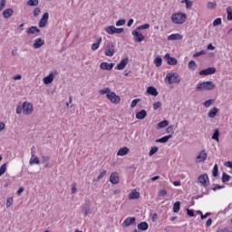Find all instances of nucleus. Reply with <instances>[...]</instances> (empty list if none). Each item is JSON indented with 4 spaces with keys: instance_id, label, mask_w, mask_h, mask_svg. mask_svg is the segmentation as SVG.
I'll list each match as a JSON object with an SVG mask.
<instances>
[{
    "instance_id": "obj_1",
    "label": "nucleus",
    "mask_w": 232,
    "mask_h": 232,
    "mask_svg": "<svg viewBox=\"0 0 232 232\" xmlns=\"http://www.w3.org/2000/svg\"><path fill=\"white\" fill-rule=\"evenodd\" d=\"M211 90H215V83L210 81L199 82L196 87L197 92H211Z\"/></svg>"
},
{
    "instance_id": "obj_2",
    "label": "nucleus",
    "mask_w": 232,
    "mask_h": 232,
    "mask_svg": "<svg viewBox=\"0 0 232 232\" xmlns=\"http://www.w3.org/2000/svg\"><path fill=\"white\" fill-rule=\"evenodd\" d=\"M186 19H188V16L184 13H176L171 16V21L174 24H184Z\"/></svg>"
},
{
    "instance_id": "obj_3",
    "label": "nucleus",
    "mask_w": 232,
    "mask_h": 232,
    "mask_svg": "<svg viewBox=\"0 0 232 232\" xmlns=\"http://www.w3.org/2000/svg\"><path fill=\"white\" fill-rule=\"evenodd\" d=\"M165 81H168L169 84H174V82H180V76L177 72H169L165 78Z\"/></svg>"
},
{
    "instance_id": "obj_4",
    "label": "nucleus",
    "mask_w": 232,
    "mask_h": 232,
    "mask_svg": "<svg viewBox=\"0 0 232 232\" xmlns=\"http://www.w3.org/2000/svg\"><path fill=\"white\" fill-rule=\"evenodd\" d=\"M105 32L109 34V35H113V34H122L124 32V28H117L111 25L105 28Z\"/></svg>"
},
{
    "instance_id": "obj_5",
    "label": "nucleus",
    "mask_w": 232,
    "mask_h": 232,
    "mask_svg": "<svg viewBox=\"0 0 232 232\" xmlns=\"http://www.w3.org/2000/svg\"><path fill=\"white\" fill-rule=\"evenodd\" d=\"M34 111V105L28 102L23 103V113L24 115H30Z\"/></svg>"
},
{
    "instance_id": "obj_6",
    "label": "nucleus",
    "mask_w": 232,
    "mask_h": 232,
    "mask_svg": "<svg viewBox=\"0 0 232 232\" xmlns=\"http://www.w3.org/2000/svg\"><path fill=\"white\" fill-rule=\"evenodd\" d=\"M198 181L204 188H208V186H209V177H208V174L199 175L198 178Z\"/></svg>"
},
{
    "instance_id": "obj_7",
    "label": "nucleus",
    "mask_w": 232,
    "mask_h": 232,
    "mask_svg": "<svg viewBox=\"0 0 232 232\" xmlns=\"http://www.w3.org/2000/svg\"><path fill=\"white\" fill-rule=\"evenodd\" d=\"M114 53H115V45L113 44V43L110 42L106 45L105 55L107 57H113Z\"/></svg>"
},
{
    "instance_id": "obj_8",
    "label": "nucleus",
    "mask_w": 232,
    "mask_h": 232,
    "mask_svg": "<svg viewBox=\"0 0 232 232\" xmlns=\"http://www.w3.org/2000/svg\"><path fill=\"white\" fill-rule=\"evenodd\" d=\"M164 60L169 66H177V64H179V61L177 60V58L171 57L169 53L165 54Z\"/></svg>"
},
{
    "instance_id": "obj_9",
    "label": "nucleus",
    "mask_w": 232,
    "mask_h": 232,
    "mask_svg": "<svg viewBox=\"0 0 232 232\" xmlns=\"http://www.w3.org/2000/svg\"><path fill=\"white\" fill-rule=\"evenodd\" d=\"M107 99L112 102V104H119L121 102V96L117 95L114 92L107 94Z\"/></svg>"
},
{
    "instance_id": "obj_10",
    "label": "nucleus",
    "mask_w": 232,
    "mask_h": 232,
    "mask_svg": "<svg viewBox=\"0 0 232 232\" xmlns=\"http://www.w3.org/2000/svg\"><path fill=\"white\" fill-rule=\"evenodd\" d=\"M50 18L49 13H44L38 24L39 28H44L48 24V19Z\"/></svg>"
},
{
    "instance_id": "obj_11",
    "label": "nucleus",
    "mask_w": 232,
    "mask_h": 232,
    "mask_svg": "<svg viewBox=\"0 0 232 232\" xmlns=\"http://www.w3.org/2000/svg\"><path fill=\"white\" fill-rule=\"evenodd\" d=\"M132 35L134 37L135 43H142L144 41L145 37L141 33H139V30L132 31Z\"/></svg>"
},
{
    "instance_id": "obj_12",
    "label": "nucleus",
    "mask_w": 232,
    "mask_h": 232,
    "mask_svg": "<svg viewBox=\"0 0 232 232\" xmlns=\"http://www.w3.org/2000/svg\"><path fill=\"white\" fill-rule=\"evenodd\" d=\"M214 73H217V68L215 67H208L199 72V75H213Z\"/></svg>"
},
{
    "instance_id": "obj_13",
    "label": "nucleus",
    "mask_w": 232,
    "mask_h": 232,
    "mask_svg": "<svg viewBox=\"0 0 232 232\" xmlns=\"http://www.w3.org/2000/svg\"><path fill=\"white\" fill-rule=\"evenodd\" d=\"M128 63H130L129 58H125V59L121 60L115 67V70H124V68H126V66H128Z\"/></svg>"
},
{
    "instance_id": "obj_14",
    "label": "nucleus",
    "mask_w": 232,
    "mask_h": 232,
    "mask_svg": "<svg viewBox=\"0 0 232 232\" xmlns=\"http://www.w3.org/2000/svg\"><path fill=\"white\" fill-rule=\"evenodd\" d=\"M113 66H115V63H108L106 62H103L100 64L101 70H107V72H111V70H113Z\"/></svg>"
},
{
    "instance_id": "obj_15",
    "label": "nucleus",
    "mask_w": 232,
    "mask_h": 232,
    "mask_svg": "<svg viewBox=\"0 0 232 232\" xmlns=\"http://www.w3.org/2000/svg\"><path fill=\"white\" fill-rule=\"evenodd\" d=\"M137 218H127L123 223H122V227H130V226H131V224H135Z\"/></svg>"
},
{
    "instance_id": "obj_16",
    "label": "nucleus",
    "mask_w": 232,
    "mask_h": 232,
    "mask_svg": "<svg viewBox=\"0 0 232 232\" xmlns=\"http://www.w3.org/2000/svg\"><path fill=\"white\" fill-rule=\"evenodd\" d=\"M208 159V153H206V150H201L199 154L197 156L198 162H204Z\"/></svg>"
},
{
    "instance_id": "obj_17",
    "label": "nucleus",
    "mask_w": 232,
    "mask_h": 232,
    "mask_svg": "<svg viewBox=\"0 0 232 232\" xmlns=\"http://www.w3.org/2000/svg\"><path fill=\"white\" fill-rule=\"evenodd\" d=\"M146 92L148 95H152L153 97H157V95H159V91H157V88L153 86H149Z\"/></svg>"
},
{
    "instance_id": "obj_18",
    "label": "nucleus",
    "mask_w": 232,
    "mask_h": 232,
    "mask_svg": "<svg viewBox=\"0 0 232 232\" xmlns=\"http://www.w3.org/2000/svg\"><path fill=\"white\" fill-rule=\"evenodd\" d=\"M119 174L117 172H112L110 176V182L111 184H119Z\"/></svg>"
},
{
    "instance_id": "obj_19",
    "label": "nucleus",
    "mask_w": 232,
    "mask_h": 232,
    "mask_svg": "<svg viewBox=\"0 0 232 232\" xmlns=\"http://www.w3.org/2000/svg\"><path fill=\"white\" fill-rule=\"evenodd\" d=\"M147 115L148 111H146V110H141L136 113V119H138L139 121H144Z\"/></svg>"
},
{
    "instance_id": "obj_20",
    "label": "nucleus",
    "mask_w": 232,
    "mask_h": 232,
    "mask_svg": "<svg viewBox=\"0 0 232 232\" xmlns=\"http://www.w3.org/2000/svg\"><path fill=\"white\" fill-rule=\"evenodd\" d=\"M13 14H14V9H12V8H7V9L4 10V12L2 14L4 19H8V18L12 17Z\"/></svg>"
},
{
    "instance_id": "obj_21",
    "label": "nucleus",
    "mask_w": 232,
    "mask_h": 232,
    "mask_svg": "<svg viewBox=\"0 0 232 232\" xmlns=\"http://www.w3.org/2000/svg\"><path fill=\"white\" fill-rule=\"evenodd\" d=\"M44 40L42 38H38L34 41L33 47L35 48V50H38V48H41V46H44Z\"/></svg>"
},
{
    "instance_id": "obj_22",
    "label": "nucleus",
    "mask_w": 232,
    "mask_h": 232,
    "mask_svg": "<svg viewBox=\"0 0 232 232\" xmlns=\"http://www.w3.org/2000/svg\"><path fill=\"white\" fill-rule=\"evenodd\" d=\"M130 153V149L128 147H123L120 149L117 152L118 157H124V155H128Z\"/></svg>"
},
{
    "instance_id": "obj_23",
    "label": "nucleus",
    "mask_w": 232,
    "mask_h": 232,
    "mask_svg": "<svg viewBox=\"0 0 232 232\" xmlns=\"http://www.w3.org/2000/svg\"><path fill=\"white\" fill-rule=\"evenodd\" d=\"M41 30L37 26H31L27 29L28 35H34L35 34H39Z\"/></svg>"
},
{
    "instance_id": "obj_24",
    "label": "nucleus",
    "mask_w": 232,
    "mask_h": 232,
    "mask_svg": "<svg viewBox=\"0 0 232 232\" xmlns=\"http://www.w3.org/2000/svg\"><path fill=\"white\" fill-rule=\"evenodd\" d=\"M149 227H150V225L146 221H143L138 224V229H140V231H148Z\"/></svg>"
},
{
    "instance_id": "obj_25",
    "label": "nucleus",
    "mask_w": 232,
    "mask_h": 232,
    "mask_svg": "<svg viewBox=\"0 0 232 232\" xmlns=\"http://www.w3.org/2000/svg\"><path fill=\"white\" fill-rule=\"evenodd\" d=\"M182 40V35L179 34H173L168 36V41H180Z\"/></svg>"
},
{
    "instance_id": "obj_26",
    "label": "nucleus",
    "mask_w": 232,
    "mask_h": 232,
    "mask_svg": "<svg viewBox=\"0 0 232 232\" xmlns=\"http://www.w3.org/2000/svg\"><path fill=\"white\" fill-rule=\"evenodd\" d=\"M217 113H218V108L213 107L208 113V117L210 119H215L217 117Z\"/></svg>"
},
{
    "instance_id": "obj_27",
    "label": "nucleus",
    "mask_w": 232,
    "mask_h": 232,
    "mask_svg": "<svg viewBox=\"0 0 232 232\" xmlns=\"http://www.w3.org/2000/svg\"><path fill=\"white\" fill-rule=\"evenodd\" d=\"M140 197V193H139L137 190H132L129 195L130 200H137Z\"/></svg>"
},
{
    "instance_id": "obj_28",
    "label": "nucleus",
    "mask_w": 232,
    "mask_h": 232,
    "mask_svg": "<svg viewBox=\"0 0 232 232\" xmlns=\"http://www.w3.org/2000/svg\"><path fill=\"white\" fill-rule=\"evenodd\" d=\"M172 137H173V135L169 134V135H167L160 139L156 140V142H160V144H166V142H168V140H169V139H171Z\"/></svg>"
},
{
    "instance_id": "obj_29",
    "label": "nucleus",
    "mask_w": 232,
    "mask_h": 232,
    "mask_svg": "<svg viewBox=\"0 0 232 232\" xmlns=\"http://www.w3.org/2000/svg\"><path fill=\"white\" fill-rule=\"evenodd\" d=\"M101 43H102V37H99L97 40H96V43L95 44H92V50L93 52H95V50H99V46H101Z\"/></svg>"
},
{
    "instance_id": "obj_30",
    "label": "nucleus",
    "mask_w": 232,
    "mask_h": 232,
    "mask_svg": "<svg viewBox=\"0 0 232 232\" xmlns=\"http://www.w3.org/2000/svg\"><path fill=\"white\" fill-rule=\"evenodd\" d=\"M53 82V73H50L44 78V84H52Z\"/></svg>"
},
{
    "instance_id": "obj_31",
    "label": "nucleus",
    "mask_w": 232,
    "mask_h": 232,
    "mask_svg": "<svg viewBox=\"0 0 232 232\" xmlns=\"http://www.w3.org/2000/svg\"><path fill=\"white\" fill-rule=\"evenodd\" d=\"M219 137H220V130H218V129H215L214 133L212 135V140H217V142H218Z\"/></svg>"
},
{
    "instance_id": "obj_32",
    "label": "nucleus",
    "mask_w": 232,
    "mask_h": 232,
    "mask_svg": "<svg viewBox=\"0 0 232 232\" xmlns=\"http://www.w3.org/2000/svg\"><path fill=\"white\" fill-rule=\"evenodd\" d=\"M188 70H192V72H195L197 70V63H195L194 60H191L188 64Z\"/></svg>"
},
{
    "instance_id": "obj_33",
    "label": "nucleus",
    "mask_w": 232,
    "mask_h": 232,
    "mask_svg": "<svg viewBox=\"0 0 232 232\" xmlns=\"http://www.w3.org/2000/svg\"><path fill=\"white\" fill-rule=\"evenodd\" d=\"M180 211V201H176L173 204V213H179Z\"/></svg>"
},
{
    "instance_id": "obj_34",
    "label": "nucleus",
    "mask_w": 232,
    "mask_h": 232,
    "mask_svg": "<svg viewBox=\"0 0 232 232\" xmlns=\"http://www.w3.org/2000/svg\"><path fill=\"white\" fill-rule=\"evenodd\" d=\"M82 213L84 215V217H88V213H90V206H88V204L83 205Z\"/></svg>"
},
{
    "instance_id": "obj_35",
    "label": "nucleus",
    "mask_w": 232,
    "mask_h": 232,
    "mask_svg": "<svg viewBox=\"0 0 232 232\" xmlns=\"http://www.w3.org/2000/svg\"><path fill=\"white\" fill-rule=\"evenodd\" d=\"M100 95H110L111 93V90L109 87L99 91Z\"/></svg>"
},
{
    "instance_id": "obj_36",
    "label": "nucleus",
    "mask_w": 232,
    "mask_h": 232,
    "mask_svg": "<svg viewBox=\"0 0 232 232\" xmlns=\"http://www.w3.org/2000/svg\"><path fill=\"white\" fill-rule=\"evenodd\" d=\"M154 64L157 68L162 66V58L160 56H157L154 60Z\"/></svg>"
},
{
    "instance_id": "obj_37",
    "label": "nucleus",
    "mask_w": 232,
    "mask_h": 232,
    "mask_svg": "<svg viewBox=\"0 0 232 232\" xmlns=\"http://www.w3.org/2000/svg\"><path fill=\"white\" fill-rule=\"evenodd\" d=\"M222 182H229L231 180V176L229 174L224 172L221 178Z\"/></svg>"
},
{
    "instance_id": "obj_38",
    "label": "nucleus",
    "mask_w": 232,
    "mask_h": 232,
    "mask_svg": "<svg viewBox=\"0 0 232 232\" xmlns=\"http://www.w3.org/2000/svg\"><path fill=\"white\" fill-rule=\"evenodd\" d=\"M8 164L4 163L1 167H0V177H3V175H5V173H6V168H7Z\"/></svg>"
},
{
    "instance_id": "obj_39",
    "label": "nucleus",
    "mask_w": 232,
    "mask_h": 232,
    "mask_svg": "<svg viewBox=\"0 0 232 232\" xmlns=\"http://www.w3.org/2000/svg\"><path fill=\"white\" fill-rule=\"evenodd\" d=\"M157 151H159V147L154 146L150 148V150L149 152V157H153V155H155V153H157Z\"/></svg>"
},
{
    "instance_id": "obj_40",
    "label": "nucleus",
    "mask_w": 232,
    "mask_h": 232,
    "mask_svg": "<svg viewBox=\"0 0 232 232\" xmlns=\"http://www.w3.org/2000/svg\"><path fill=\"white\" fill-rule=\"evenodd\" d=\"M227 21H232V8L231 6L227 8Z\"/></svg>"
},
{
    "instance_id": "obj_41",
    "label": "nucleus",
    "mask_w": 232,
    "mask_h": 232,
    "mask_svg": "<svg viewBox=\"0 0 232 232\" xmlns=\"http://www.w3.org/2000/svg\"><path fill=\"white\" fill-rule=\"evenodd\" d=\"M29 164H41V160H39L38 157H34V156L31 158Z\"/></svg>"
},
{
    "instance_id": "obj_42",
    "label": "nucleus",
    "mask_w": 232,
    "mask_h": 232,
    "mask_svg": "<svg viewBox=\"0 0 232 232\" xmlns=\"http://www.w3.org/2000/svg\"><path fill=\"white\" fill-rule=\"evenodd\" d=\"M214 102H215L214 99H209L203 102V106H205V108H209V106H211Z\"/></svg>"
},
{
    "instance_id": "obj_43",
    "label": "nucleus",
    "mask_w": 232,
    "mask_h": 232,
    "mask_svg": "<svg viewBox=\"0 0 232 232\" xmlns=\"http://www.w3.org/2000/svg\"><path fill=\"white\" fill-rule=\"evenodd\" d=\"M212 177H218V165L215 164L212 169Z\"/></svg>"
},
{
    "instance_id": "obj_44",
    "label": "nucleus",
    "mask_w": 232,
    "mask_h": 232,
    "mask_svg": "<svg viewBox=\"0 0 232 232\" xmlns=\"http://www.w3.org/2000/svg\"><path fill=\"white\" fill-rule=\"evenodd\" d=\"M169 121H168V120H164L158 123V127L159 128H166V126H169Z\"/></svg>"
},
{
    "instance_id": "obj_45",
    "label": "nucleus",
    "mask_w": 232,
    "mask_h": 232,
    "mask_svg": "<svg viewBox=\"0 0 232 232\" xmlns=\"http://www.w3.org/2000/svg\"><path fill=\"white\" fill-rule=\"evenodd\" d=\"M39 5V0H29L27 1L28 6H37Z\"/></svg>"
},
{
    "instance_id": "obj_46",
    "label": "nucleus",
    "mask_w": 232,
    "mask_h": 232,
    "mask_svg": "<svg viewBox=\"0 0 232 232\" xmlns=\"http://www.w3.org/2000/svg\"><path fill=\"white\" fill-rule=\"evenodd\" d=\"M107 171L106 170H102L99 176L97 177L96 179H93L94 182H99V180H101V179H102L104 177V175H106Z\"/></svg>"
},
{
    "instance_id": "obj_47",
    "label": "nucleus",
    "mask_w": 232,
    "mask_h": 232,
    "mask_svg": "<svg viewBox=\"0 0 232 232\" xmlns=\"http://www.w3.org/2000/svg\"><path fill=\"white\" fill-rule=\"evenodd\" d=\"M150 28V24H144L139 27H137L136 30L140 31V30H148Z\"/></svg>"
},
{
    "instance_id": "obj_48",
    "label": "nucleus",
    "mask_w": 232,
    "mask_h": 232,
    "mask_svg": "<svg viewBox=\"0 0 232 232\" xmlns=\"http://www.w3.org/2000/svg\"><path fill=\"white\" fill-rule=\"evenodd\" d=\"M139 102H140V99H134L130 103V108H135Z\"/></svg>"
},
{
    "instance_id": "obj_49",
    "label": "nucleus",
    "mask_w": 232,
    "mask_h": 232,
    "mask_svg": "<svg viewBox=\"0 0 232 232\" xmlns=\"http://www.w3.org/2000/svg\"><path fill=\"white\" fill-rule=\"evenodd\" d=\"M126 24V20L124 19H120L116 22V26H124Z\"/></svg>"
},
{
    "instance_id": "obj_50",
    "label": "nucleus",
    "mask_w": 232,
    "mask_h": 232,
    "mask_svg": "<svg viewBox=\"0 0 232 232\" xmlns=\"http://www.w3.org/2000/svg\"><path fill=\"white\" fill-rule=\"evenodd\" d=\"M12 204H14V198H8L6 200V208H11Z\"/></svg>"
},
{
    "instance_id": "obj_51",
    "label": "nucleus",
    "mask_w": 232,
    "mask_h": 232,
    "mask_svg": "<svg viewBox=\"0 0 232 232\" xmlns=\"http://www.w3.org/2000/svg\"><path fill=\"white\" fill-rule=\"evenodd\" d=\"M219 24H222V19L221 18H217L213 22V26H219Z\"/></svg>"
},
{
    "instance_id": "obj_52",
    "label": "nucleus",
    "mask_w": 232,
    "mask_h": 232,
    "mask_svg": "<svg viewBox=\"0 0 232 232\" xmlns=\"http://www.w3.org/2000/svg\"><path fill=\"white\" fill-rule=\"evenodd\" d=\"M200 55H206V51H200L193 54L194 58L200 57Z\"/></svg>"
},
{
    "instance_id": "obj_53",
    "label": "nucleus",
    "mask_w": 232,
    "mask_h": 232,
    "mask_svg": "<svg viewBox=\"0 0 232 232\" xmlns=\"http://www.w3.org/2000/svg\"><path fill=\"white\" fill-rule=\"evenodd\" d=\"M215 6H217V3L208 2L207 5V7L209 8V10H213V8H215Z\"/></svg>"
},
{
    "instance_id": "obj_54",
    "label": "nucleus",
    "mask_w": 232,
    "mask_h": 232,
    "mask_svg": "<svg viewBox=\"0 0 232 232\" xmlns=\"http://www.w3.org/2000/svg\"><path fill=\"white\" fill-rule=\"evenodd\" d=\"M5 6H6V0H0V12H3Z\"/></svg>"
},
{
    "instance_id": "obj_55",
    "label": "nucleus",
    "mask_w": 232,
    "mask_h": 232,
    "mask_svg": "<svg viewBox=\"0 0 232 232\" xmlns=\"http://www.w3.org/2000/svg\"><path fill=\"white\" fill-rule=\"evenodd\" d=\"M162 106V103L160 102H156L153 103V110H159Z\"/></svg>"
},
{
    "instance_id": "obj_56",
    "label": "nucleus",
    "mask_w": 232,
    "mask_h": 232,
    "mask_svg": "<svg viewBox=\"0 0 232 232\" xmlns=\"http://www.w3.org/2000/svg\"><path fill=\"white\" fill-rule=\"evenodd\" d=\"M187 215L188 217H195V210L187 208Z\"/></svg>"
},
{
    "instance_id": "obj_57",
    "label": "nucleus",
    "mask_w": 232,
    "mask_h": 232,
    "mask_svg": "<svg viewBox=\"0 0 232 232\" xmlns=\"http://www.w3.org/2000/svg\"><path fill=\"white\" fill-rule=\"evenodd\" d=\"M224 188H226V186L215 185V187L212 188V189H213L214 191H217V189H224Z\"/></svg>"
},
{
    "instance_id": "obj_58",
    "label": "nucleus",
    "mask_w": 232,
    "mask_h": 232,
    "mask_svg": "<svg viewBox=\"0 0 232 232\" xmlns=\"http://www.w3.org/2000/svg\"><path fill=\"white\" fill-rule=\"evenodd\" d=\"M165 195H168V191L166 189L160 190L159 197H165Z\"/></svg>"
},
{
    "instance_id": "obj_59",
    "label": "nucleus",
    "mask_w": 232,
    "mask_h": 232,
    "mask_svg": "<svg viewBox=\"0 0 232 232\" xmlns=\"http://www.w3.org/2000/svg\"><path fill=\"white\" fill-rule=\"evenodd\" d=\"M39 14H41V8L36 7L34 11V17H37V15H39Z\"/></svg>"
},
{
    "instance_id": "obj_60",
    "label": "nucleus",
    "mask_w": 232,
    "mask_h": 232,
    "mask_svg": "<svg viewBox=\"0 0 232 232\" xmlns=\"http://www.w3.org/2000/svg\"><path fill=\"white\" fill-rule=\"evenodd\" d=\"M208 217H211V213L207 212L205 215L201 214V220H204L205 218H208Z\"/></svg>"
},
{
    "instance_id": "obj_61",
    "label": "nucleus",
    "mask_w": 232,
    "mask_h": 232,
    "mask_svg": "<svg viewBox=\"0 0 232 232\" xmlns=\"http://www.w3.org/2000/svg\"><path fill=\"white\" fill-rule=\"evenodd\" d=\"M167 133H173V125H170L166 130Z\"/></svg>"
},
{
    "instance_id": "obj_62",
    "label": "nucleus",
    "mask_w": 232,
    "mask_h": 232,
    "mask_svg": "<svg viewBox=\"0 0 232 232\" xmlns=\"http://www.w3.org/2000/svg\"><path fill=\"white\" fill-rule=\"evenodd\" d=\"M16 113H17L18 115H20V113H23V107L18 106V107L16 108Z\"/></svg>"
},
{
    "instance_id": "obj_63",
    "label": "nucleus",
    "mask_w": 232,
    "mask_h": 232,
    "mask_svg": "<svg viewBox=\"0 0 232 232\" xmlns=\"http://www.w3.org/2000/svg\"><path fill=\"white\" fill-rule=\"evenodd\" d=\"M225 166H226L227 168H230V169H232V161H227V162L225 163Z\"/></svg>"
},
{
    "instance_id": "obj_64",
    "label": "nucleus",
    "mask_w": 232,
    "mask_h": 232,
    "mask_svg": "<svg viewBox=\"0 0 232 232\" xmlns=\"http://www.w3.org/2000/svg\"><path fill=\"white\" fill-rule=\"evenodd\" d=\"M207 48L208 50H215V46H213V44H208Z\"/></svg>"
}]
</instances>
